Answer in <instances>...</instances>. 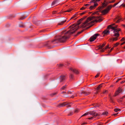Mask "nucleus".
<instances>
[{"instance_id": "nucleus-14", "label": "nucleus", "mask_w": 125, "mask_h": 125, "mask_svg": "<svg viewBox=\"0 0 125 125\" xmlns=\"http://www.w3.org/2000/svg\"><path fill=\"white\" fill-rule=\"evenodd\" d=\"M98 5V4L97 3H94V5H92L89 8V9L91 10H92L94 9L95 7L96 6Z\"/></svg>"}, {"instance_id": "nucleus-53", "label": "nucleus", "mask_w": 125, "mask_h": 125, "mask_svg": "<svg viewBox=\"0 0 125 125\" xmlns=\"http://www.w3.org/2000/svg\"><path fill=\"white\" fill-rule=\"evenodd\" d=\"M74 96H77V95H76V94H74Z\"/></svg>"}, {"instance_id": "nucleus-7", "label": "nucleus", "mask_w": 125, "mask_h": 125, "mask_svg": "<svg viewBox=\"0 0 125 125\" xmlns=\"http://www.w3.org/2000/svg\"><path fill=\"white\" fill-rule=\"evenodd\" d=\"M90 94V93L89 92H86V91L82 90L81 92L79 94V95L80 96L82 94H83L85 95H87L89 94Z\"/></svg>"}, {"instance_id": "nucleus-32", "label": "nucleus", "mask_w": 125, "mask_h": 125, "mask_svg": "<svg viewBox=\"0 0 125 125\" xmlns=\"http://www.w3.org/2000/svg\"><path fill=\"white\" fill-rule=\"evenodd\" d=\"M102 48L103 47H102L101 46V45H100L99 46V49H101V51L103 49Z\"/></svg>"}, {"instance_id": "nucleus-60", "label": "nucleus", "mask_w": 125, "mask_h": 125, "mask_svg": "<svg viewBox=\"0 0 125 125\" xmlns=\"http://www.w3.org/2000/svg\"><path fill=\"white\" fill-rule=\"evenodd\" d=\"M123 6L124 7H125V4L123 5Z\"/></svg>"}, {"instance_id": "nucleus-25", "label": "nucleus", "mask_w": 125, "mask_h": 125, "mask_svg": "<svg viewBox=\"0 0 125 125\" xmlns=\"http://www.w3.org/2000/svg\"><path fill=\"white\" fill-rule=\"evenodd\" d=\"M67 86V85H66L65 86H63L61 88V89L62 90H64L66 88V87Z\"/></svg>"}, {"instance_id": "nucleus-41", "label": "nucleus", "mask_w": 125, "mask_h": 125, "mask_svg": "<svg viewBox=\"0 0 125 125\" xmlns=\"http://www.w3.org/2000/svg\"><path fill=\"white\" fill-rule=\"evenodd\" d=\"M99 74L98 73L95 76V77H97L99 75Z\"/></svg>"}, {"instance_id": "nucleus-48", "label": "nucleus", "mask_w": 125, "mask_h": 125, "mask_svg": "<svg viewBox=\"0 0 125 125\" xmlns=\"http://www.w3.org/2000/svg\"><path fill=\"white\" fill-rule=\"evenodd\" d=\"M74 97V96L73 95H72V96H71V97L70 98H73Z\"/></svg>"}, {"instance_id": "nucleus-47", "label": "nucleus", "mask_w": 125, "mask_h": 125, "mask_svg": "<svg viewBox=\"0 0 125 125\" xmlns=\"http://www.w3.org/2000/svg\"><path fill=\"white\" fill-rule=\"evenodd\" d=\"M118 43H116L115 45V46H117V45H118Z\"/></svg>"}, {"instance_id": "nucleus-42", "label": "nucleus", "mask_w": 125, "mask_h": 125, "mask_svg": "<svg viewBox=\"0 0 125 125\" xmlns=\"http://www.w3.org/2000/svg\"><path fill=\"white\" fill-rule=\"evenodd\" d=\"M117 95L116 94V93H115V94L113 96L114 97H115Z\"/></svg>"}, {"instance_id": "nucleus-22", "label": "nucleus", "mask_w": 125, "mask_h": 125, "mask_svg": "<svg viewBox=\"0 0 125 125\" xmlns=\"http://www.w3.org/2000/svg\"><path fill=\"white\" fill-rule=\"evenodd\" d=\"M115 36L116 37V38H114L113 39V40H112L113 41H116L117 40V37L118 36Z\"/></svg>"}, {"instance_id": "nucleus-50", "label": "nucleus", "mask_w": 125, "mask_h": 125, "mask_svg": "<svg viewBox=\"0 0 125 125\" xmlns=\"http://www.w3.org/2000/svg\"><path fill=\"white\" fill-rule=\"evenodd\" d=\"M125 39L124 38H123L121 40L124 41Z\"/></svg>"}, {"instance_id": "nucleus-20", "label": "nucleus", "mask_w": 125, "mask_h": 125, "mask_svg": "<svg viewBox=\"0 0 125 125\" xmlns=\"http://www.w3.org/2000/svg\"><path fill=\"white\" fill-rule=\"evenodd\" d=\"M86 8V7L84 5L80 9V10H84Z\"/></svg>"}, {"instance_id": "nucleus-62", "label": "nucleus", "mask_w": 125, "mask_h": 125, "mask_svg": "<svg viewBox=\"0 0 125 125\" xmlns=\"http://www.w3.org/2000/svg\"><path fill=\"white\" fill-rule=\"evenodd\" d=\"M123 26H124V27H125V25H123Z\"/></svg>"}, {"instance_id": "nucleus-34", "label": "nucleus", "mask_w": 125, "mask_h": 125, "mask_svg": "<svg viewBox=\"0 0 125 125\" xmlns=\"http://www.w3.org/2000/svg\"><path fill=\"white\" fill-rule=\"evenodd\" d=\"M73 75L72 74H71L70 76V77L71 78H72L73 77Z\"/></svg>"}, {"instance_id": "nucleus-24", "label": "nucleus", "mask_w": 125, "mask_h": 125, "mask_svg": "<svg viewBox=\"0 0 125 125\" xmlns=\"http://www.w3.org/2000/svg\"><path fill=\"white\" fill-rule=\"evenodd\" d=\"M108 114V112H104L102 114L105 115H107Z\"/></svg>"}, {"instance_id": "nucleus-2", "label": "nucleus", "mask_w": 125, "mask_h": 125, "mask_svg": "<svg viewBox=\"0 0 125 125\" xmlns=\"http://www.w3.org/2000/svg\"><path fill=\"white\" fill-rule=\"evenodd\" d=\"M102 20L98 17L90 16L87 18L83 23L81 27H84L86 26H89V27L92 26L95 22H100Z\"/></svg>"}, {"instance_id": "nucleus-58", "label": "nucleus", "mask_w": 125, "mask_h": 125, "mask_svg": "<svg viewBox=\"0 0 125 125\" xmlns=\"http://www.w3.org/2000/svg\"><path fill=\"white\" fill-rule=\"evenodd\" d=\"M119 81L118 80V79L116 81V82H118Z\"/></svg>"}, {"instance_id": "nucleus-16", "label": "nucleus", "mask_w": 125, "mask_h": 125, "mask_svg": "<svg viewBox=\"0 0 125 125\" xmlns=\"http://www.w3.org/2000/svg\"><path fill=\"white\" fill-rule=\"evenodd\" d=\"M102 84H101L99 85L95 89L99 91V90L102 86Z\"/></svg>"}, {"instance_id": "nucleus-43", "label": "nucleus", "mask_w": 125, "mask_h": 125, "mask_svg": "<svg viewBox=\"0 0 125 125\" xmlns=\"http://www.w3.org/2000/svg\"><path fill=\"white\" fill-rule=\"evenodd\" d=\"M76 17V16H73V17H71V19H72L75 17Z\"/></svg>"}, {"instance_id": "nucleus-46", "label": "nucleus", "mask_w": 125, "mask_h": 125, "mask_svg": "<svg viewBox=\"0 0 125 125\" xmlns=\"http://www.w3.org/2000/svg\"><path fill=\"white\" fill-rule=\"evenodd\" d=\"M105 45V44H103L101 46H102V47H104Z\"/></svg>"}, {"instance_id": "nucleus-56", "label": "nucleus", "mask_w": 125, "mask_h": 125, "mask_svg": "<svg viewBox=\"0 0 125 125\" xmlns=\"http://www.w3.org/2000/svg\"><path fill=\"white\" fill-rule=\"evenodd\" d=\"M113 49V48H112L110 50V51H111Z\"/></svg>"}, {"instance_id": "nucleus-11", "label": "nucleus", "mask_w": 125, "mask_h": 125, "mask_svg": "<svg viewBox=\"0 0 125 125\" xmlns=\"http://www.w3.org/2000/svg\"><path fill=\"white\" fill-rule=\"evenodd\" d=\"M110 33V31L108 30H105L102 33V34L103 36H104L105 35H108Z\"/></svg>"}, {"instance_id": "nucleus-44", "label": "nucleus", "mask_w": 125, "mask_h": 125, "mask_svg": "<svg viewBox=\"0 0 125 125\" xmlns=\"http://www.w3.org/2000/svg\"><path fill=\"white\" fill-rule=\"evenodd\" d=\"M84 5V6L85 7H86V6H88L89 5L88 4H85Z\"/></svg>"}, {"instance_id": "nucleus-37", "label": "nucleus", "mask_w": 125, "mask_h": 125, "mask_svg": "<svg viewBox=\"0 0 125 125\" xmlns=\"http://www.w3.org/2000/svg\"><path fill=\"white\" fill-rule=\"evenodd\" d=\"M108 93V91L107 90H105V91H104L103 92V93L104 94L105 93Z\"/></svg>"}, {"instance_id": "nucleus-28", "label": "nucleus", "mask_w": 125, "mask_h": 125, "mask_svg": "<svg viewBox=\"0 0 125 125\" xmlns=\"http://www.w3.org/2000/svg\"><path fill=\"white\" fill-rule=\"evenodd\" d=\"M100 0H93L92 1V2L94 3L95 1H98Z\"/></svg>"}, {"instance_id": "nucleus-13", "label": "nucleus", "mask_w": 125, "mask_h": 125, "mask_svg": "<svg viewBox=\"0 0 125 125\" xmlns=\"http://www.w3.org/2000/svg\"><path fill=\"white\" fill-rule=\"evenodd\" d=\"M69 69L76 74H78L79 73L78 71L76 69H73L70 68Z\"/></svg>"}, {"instance_id": "nucleus-33", "label": "nucleus", "mask_w": 125, "mask_h": 125, "mask_svg": "<svg viewBox=\"0 0 125 125\" xmlns=\"http://www.w3.org/2000/svg\"><path fill=\"white\" fill-rule=\"evenodd\" d=\"M73 113L71 112L70 113V114H68V115L70 116V115H73Z\"/></svg>"}, {"instance_id": "nucleus-38", "label": "nucleus", "mask_w": 125, "mask_h": 125, "mask_svg": "<svg viewBox=\"0 0 125 125\" xmlns=\"http://www.w3.org/2000/svg\"><path fill=\"white\" fill-rule=\"evenodd\" d=\"M68 94H72V92L70 91H68Z\"/></svg>"}, {"instance_id": "nucleus-29", "label": "nucleus", "mask_w": 125, "mask_h": 125, "mask_svg": "<svg viewBox=\"0 0 125 125\" xmlns=\"http://www.w3.org/2000/svg\"><path fill=\"white\" fill-rule=\"evenodd\" d=\"M103 7H99L98 8L99 10H101V9H103Z\"/></svg>"}, {"instance_id": "nucleus-17", "label": "nucleus", "mask_w": 125, "mask_h": 125, "mask_svg": "<svg viewBox=\"0 0 125 125\" xmlns=\"http://www.w3.org/2000/svg\"><path fill=\"white\" fill-rule=\"evenodd\" d=\"M107 48H109L108 45H107L106 47L104 48H103L100 51L101 52H104V51L105 50L107 49Z\"/></svg>"}, {"instance_id": "nucleus-12", "label": "nucleus", "mask_w": 125, "mask_h": 125, "mask_svg": "<svg viewBox=\"0 0 125 125\" xmlns=\"http://www.w3.org/2000/svg\"><path fill=\"white\" fill-rule=\"evenodd\" d=\"M58 0H55L54 1L52 4V6H56L58 4Z\"/></svg>"}, {"instance_id": "nucleus-9", "label": "nucleus", "mask_w": 125, "mask_h": 125, "mask_svg": "<svg viewBox=\"0 0 125 125\" xmlns=\"http://www.w3.org/2000/svg\"><path fill=\"white\" fill-rule=\"evenodd\" d=\"M60 79V82H63L65 79L66 77L64 75H62L60 76L59 78Z\"/></svg>"}, {"instance_id": "nucleus-18", "label": "nucleus", "mask_w": 125, "mask_h": 125, "mask_svg": "<svg viewBox=\"0 0 125 125\" xmlns=\"http://www.w3.org/2000/svg\"><path fill=\"white\" fill-rule=\"evenodd\" d=\"M21 23H20L19 25V27H21L24 28L25 27V26L23 24L22 22Z\"/></svg>"}, {"instance_id": "nucleus-61", "label": "nucleus", "mask_w": 125, "mask_h": 125, "mask_svg": "<svg viewBox=\"0 0 125 125\" xmlns=\"http://www.w3.org/2000/svg\"><path fill=\"white\" fill-rule=\"evenodd\" d=\"M65 93V92H63L62 93Z\"/></svg>"}, {"instance_id": "nucleus-40", "label": "nucleus", "mask_w": 125, "mask_h": 125, "mask_svg": "<svg viewBox=\"0 0 125 125\" xmlns=\"http://www.w3.org/2000/svg\"><path fill=\"white\" fill-rule=\"evenodd\" d=\"M86 115H87V114H86V113H85L84 114L82 115L81 116V117H82L83 116H84Z\"/></svg>"}, {"instance_id": "nucleus-5", "label": "nucleus", "mask_w": 125, "mask_h": 125, "mask_svg": "<svg viewBox=\"0 0 125 125\" xmlns=\"http://www.w3.org/2000/svg\"><path fill=\"white\" fill-rule=\"evenodd\" d=\"M65 105H67V107H69L71 106V105L70 104L66 102H64L63 103L60 104L58 105L57 106L59 107H60L64 106Z\"/></svg>"}, {"instance_id": "nucleus-52", "label": "nucleus", "mask_w": 125, "mask_h": 125, "mask_svg": "<svg viewBox=\"0 0 125 125\" xmlns=\"http://www.w3.org/2000/svg\"><path fill=\"white\" fill-rule=\"evenodd\" d=\"M97 91H96V92L95 93V94H97L98 93V91H97Z\"/></svg>"}, {"instance_id": "nucleus-3", "label": "nucleus", "mask_w": 125, "mask_h": 125, "mask_svg": "<svg viewBox=\"0 0 125 125\" xmlns=\"http://www.w3.org/2000/svg\"><path fill=\"white\" fill-rule=\"evenodd\" d=\"M115 25V23H113L111 25H109L108 27V28H110L114 30L113 32L114 33V36H119V34L118 33V32L120 30L119 29H117V25H116L115 26H113Z\"/></svg>"}, {"instance_id": "nucleus-8", "label": "nucleus", "mask_w": 125, "mask_h": 125, "mask_svg": "<svg viewBox=\"0 0 125 125\" xmlns=\"http://www.w3.org/2000/svg\"><path fill=\"white\" fill-rule=\"evenodd\" d=\"M89 114L90 115H91L94 117H96L97 115H98V114L95 112L94 111H90L89 112Z\"/></svg>"}, {"instance_id": "nucleus-63", "label": "nucleus", "mask_w": 125, "mask_h": 125, "mask_svg": "<svg viewBox=\"0 0 125 125\" xmlns=\"http://www.w3.org/2000/svg\"><path fill=\"white\" fill-rule=\"evenodd\" d=\"M62 64H61V65H60V66H62Z\"/></svg>"}, {"instance_id": "nucleus-59", "label": "nucleus", "mask_w": 125, "mask_h": 125, "mask_svg": "<svg viewBox=\"0 0 125 125\" xmlns=\"http://www.w3.org/2000/svg\"><path fill=\"white\" fill-rule=\"evenodd\" d=\"M56 12H55H55H53V14H54L55 13H56Z\"/></svg>"}, {"instance_id": "nucleus-19", "label": "nucleus", "mask_w": 125, "mask_h": 125, "mask_svg": "<svg viewBox=\"0 0 125 125\" xmlns=\"http://www.w3.org/2000/svg\"><path fill=\"white\" fill-rule=\"evenodd\" d=\"M27 17V16H22L21 17L20 19H19L20 20H23L24 19H25V18H26Z\"/></svg>"}, {"instance_id": "nucleus-30", "label": "nucleus", "mask_w": 125, "mask_h": 125, "mask_svg": "<svg viewBox=\"0 0 125 125\" xmlns=\"http://www.w3.org/2000/svg\"><path fill=\"white\" fill-rule=\"evenodd\" d=\"M115 0H112L111 1H110V3H112L114 2Z\"/></svg>"}, {"instance_id": "nucleus-39", "label": "nucleus", "mask_w": 125, "mask_h": 125, "mask_svg": "<svg viewBox=\"0 0 125 125\" xmlns=\"http://www.w3.org/2000/svg\"><path fill=\"white\" fill-rule=\"evenodd\" d=\"M120 19H118L117 21H116V22L117 23L119 22H120Z\"/></svg>"}, {"instance_id": "nucleus-21", "label": "nucleus", "mask_w": 125, "mask_h": 125, "mask_svg": "<svg viewBox=\"0 0 125 125\" xmlns=\"http://www.w3.org/2000/svg\"><path fill=\"white\" fill-rule=\"evenodd\" d=\"M110 101L111 102H112V103H114V102L113 100V99L112 98L111 96L110 97Z\"/></svg>"}, {"instance_id": "nucleus-51", "label": "nucleus", "mask_w": 125, "mask_h": 125, "mask_svg": "<svg viewBox=\"0 0 125 125\" xmlns=\"http://www.w3.org/2000/svg\"><path fill=\"white\" fill-rule=\"evenodd\" d=\"M125 82V81H122V82H121V83H123L124 82Z\"/></svg>"}, {"instance_id": "nucleus-35", "label": "nucleus", "mask_w": 125, "mask_h": 125, "mask_svg": "<svg viewBox=\"0 0 125 125\" xmlns=\"http://www.w3.org/2000/svg\"><path fill=\"white\" fill-rule=\"evenodd\" d=\"M78 109H76V110H75L74 111V112L75 113H78Z\"/></svg>"}, {"instance_id": "nucleus-6", "label": "nucleus", "mask_w": 125, "mask_h": 125, "mask_svg": "<svg viewBox=\"0 0 125 125\" xmlns=\"http://www.w3.org/2000/svg\"><path fill=\"white\" fill-rule=\"evenodd\" d=\"M99 35V34L98 33H96L93 36H91L89 40L90 42H92L95 39L97 36Z\"/></svg>"}, {"instance_id": "nucleus-31", "label": "nucleus", "mask_w": 125, "mask_h": 125, "mask_svg": "<svg viewBox=\"0 0 125 125\" xmlns=\"http://www.w3.org/2000/svg\"><path fill=\"white\" fill-rule=\"evenodd\" d=\"M94 117L93 116H92L91 117H89L88 118V119L89 120H91L93 119Z\"/></svg>"}, {"instance_id": "nucleus-49", "label": "nucleus", "mask_w": 125, "mask_h": 125, "mask_svg": "<svg viewBox=\"0 0 125 125\" xmlns=\"http://www.w3.org/2000/svg\"><path fill=\"white\" fill-rule=\"evenodd\" d=\"M87 123H83L82 124V125H84V124H87Z\"/></svg>"}, {"instance_id": "nucleus-26", "label": "nucleus", "mask_w": 125, "mask_h": 125, "mask_svg": "<svg viewBox=\"0 0 125 125\" xmlns=\"http://www.w3.org/2000/svg\"><path fill=\"white\" fill-rule=\"evenodd\" d=\"M83 31V30H82L81 31H79V32H78L77 35H75V36H77V35H78L80 33H81Z\"/></svg>"}, {"instance_id": "nucleus-45", "label": "nucleus", "mask_w": 125, "mask_h": 125, "mask_svg": "<svg viewBox=\"0 0 125 125\" xmlns=\"http://www.w3.org/2000/svg\"><path fill=\"white\" fill-rule=\"evenodd\" d=\"M99 107V105H95L94 106V107L95 108H96V107Z\"/></svg>"}, {"instance_id": "nucleus-57", "label": "nucleus", "mask_w": 125, "mask_h": 125, "mask_svg": "<svg viewBox=\"0 0 125 125\" xmlns=\"http://www.w3.org/2000/svg\"><path fill=\"white\" fill-rule=\"evenodd\" d=\"M125 97V95L123 96V97H122V98H124Z\"/></svg>"}, {"instance_id": "nucleus-23", "label": "nucleus", "mask_w": 125, "mask_h": 125, "mask_svg": "<svg viewBox=\"0 0 125 125\" xmlns=\"http://www.w3.org/2000/svg\"><path fill=\"white\" fill-rule=\"evenodd\" d=\"M120 109L118 108H116L114 109V111L116 112H117L119 111H120Z\"/></svg>"}, {"instance_id": "nucleus-4", "label": "nucleus", "mask_w": 125, "mask_h": 125, "mask_svg": "<svg viewBox=\"0 0 125 125\" xmlns=\"http://www.w3.org/2000/svg\"><path fill=\"white\" fill-rule=\"evenodd\" d=\"M119 2L115 3L114 5L112 6V5L108 7L105 9L103 10L102 11V13L103 14H105L108 13L109 11L111 9L112 7H114L117 5Z\"/></svg>"}, {"instance_id": "nucleus-64", "label": "nucleus", "mask_w": 125, "mask_h": 125, "mask_svg": "<svg viewBox=\"0 0 125 125\" xmlns=\"http://www.w3.org/2000/svg\"><path fill=\"white\" fill-rule=\"evenodd\" d=\"M98 125H101V124H99Z\"/></svg>"}, {"instance_id": "nucleus-1", "label": "nucleus", "mask_w": 125, "mask_h": 125, "mask_svg": "<svg viewBox=\"0 0 125 125\" xmlns=\"http://www.w3.org/2000/svg\"><path fill=\"white\" fill-rule=\"evenodd\" d=\"M86 17V16L81 18L78 21L77 24H74L71 27L70 30L67 31H64L62 32V34L64 35L58 39H55L52 41V42L54 44L58 42H63L66 41V40L68 38L70 35L75 32L79 28V25L81 22Z\"/></svg>"}, {"instance_id": "nucleus-55", "label": "nucleus", "mask_w": 125, "mask_h": 125, "mask_svg": "<svg viewBox=\"0 0 125 125\" xmlns=\"http://www.w3.org/2000/svg\"><path fill=\"white\" fill-rule=\"evenodd\" d=\"M89 112H88L86 113V114H87V115H88V114H89Z\"/></svg>"}, {"instance_id": "nucleus-54", "label": "nucleus", "mask_w": 125, "mask_h": 125, "mask_svg": "<svg viewBox=\"0 0 125 125\" xmlns=\"http://www.w3.org/2000/svg\"><path fill=\"white\" fill-rule=\"evenodd\" d=\"M125 43V42H123V43H122L121 44V45H122L123 44H124Z\"/></svg>"}, {"instance_id": "nucleus-10", "label": "nucleus", "mask_w": 125, "mask_h": 125, "mask_svg": "<svg viewBox=\"0 0 125 125\" xmlns=\"http://www.w3.org/2000/svg\"><path fill=\"white\" fill-rule=\"evenodd\" d=\"M123 89L120 87H119L118 89L116 91L115 93L118 95L122 91Z\"/></svg>"}, {"instance_id": "nucleus-27", "label": "nucleus", "mask_w": 125, "mask_h": 125, "mask_svg": "<svg viewBox=\"0 0 125 125\" xmlns=\"http://www.w3.org/2000/svg\"><path fill=\"white\" fill-rule=\"evenodd\" d=\"M86 12V11H85L84 12H83L82 13H80V15H83V14H84L85 13V12Z\"/></svg>"}, {"instance_id": "nucleus-36", "label": "nucleus", "mask_w": 125, "mask_h": 125, "mask_svg": "<svg viewBox=\"0 0 125 125\" xmlns=\"http://www.w3.org/2000/svg\"><path fill=\"white\" fill-rule=\"evenodd\" d=\"M72 10L70 9L66 11L65 12H70Z\"/></svg>"}, {"instance_id": "nucleus-15", "label": "nucleus", "mask_w": 125, "mask_h": 125, "mask_svg": "<svg viewBox=\"0 0 125 125\" xmlns=\"http://www.w3.org/2000/svg\"><path fill=\"white\" fill-rule=\"evenodd\" d=\"M66 19L65 18V20H63L61 22H59L58 24V25H63L64 22L66 21Z\"/></svg>"}]
</instances>
